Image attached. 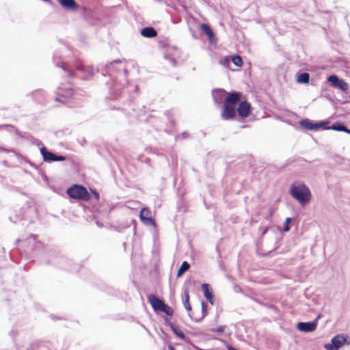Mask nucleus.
Returning a JSON list of instances; mask_svg holds the SVG:
<instances>
[{
  "mask_svg": "<svg viewBox=\"0 0 350 350\" xmlns=\"http://www.w3.org/2000/svg\"><path fill=\"white\" fill-rule=\"evenodd\" d=\"M226 96L224 100V109L221 117L224 120L233 119L236 116V105L239 104L237 112L240 117L245 118L250 116L252 106L248 103L241 92L222 91Z\"/></svg>",
  "mask_w": 350,
  "mask_h": 350,
  "instance_id": "nucleus-1",
  "label": "nucleus"
},
{
  "mask_svg": "<svg viewBox=\"0 0 350 350\" xmlns=\"http://www.w3.org/2000/svg\"><path fill=\"white\" fill-rule=\"evenodd\" d=\"M291 195L302 206L308 203L311 199V193L308 187L301 183L292 184L290 189Z\"/></svg>",
  "mask_w": 350,
  "mask_h": 350,
  "instance_id": "nucleus-2",
  "label": "nucleus"
},
{
  "mask_svg": "<svg viewBox=\"0 0 350 350\" xmlns=\"http://www.w3.org/2000/svg\"><path fill=\"white\" fill-rule=\"evenodd\" d=\"M68 196L76 200L88 201L91 196L87 189L79 185H74L66 191Z\"/></svg>",
  "mask_w": 350,
  "mask_h": 350,
  "instance_id": "nucleus-3",
  "label": "nucleus"
},
{
  "mask_svg": "<svg viewBox=\"0 0 350 350\" xmlns=\"http://www.w3.org/2000/svg\"><path fill=\"white\" fill-rule=\"evenodd\" d=\"M74 94L71 84H63L58 88L55 99L62 103H66L73 97Z\"/></svg>",
  "mask_w": 350,
  "mask_h": 350,
  "instance_id": "nucleus-4",
  "label": "nucleus"
},
{
  "mask_svg": "<svg viewBox=\"0 0 350 350\" xmlns=\"http://www.w3.org/2000/svg\"><path fill=\"white\" fill-rule=\"evenodd\" d=\"M327 81L332 87L340 89L342 91H346L349 88L348 83L345 80L339 79V77L335 75L329 76L327 78Z\"/></svg>",
  "mask_w": 350,
  "mask_h": 350,
  "instance_id": "nucleus-5",
  "label": "nucleus"
},
{
  "mask_svg": "<svg viewBox=\"0 0 350 350\" xmlns=\"http://www.w3.org/2000/svg\"><path fill=\"white\" fill-rule=\"evenodd\" d=\"M40 152L44 161L46 162L63 161L66 160L65 157L55 155L53 152L48 151L44 147L40 149Z\"/></svg>",
  "mask_w": 350,
  "mask_h": 350,
  "instance_id": "nucleus-6",
  "label": "nucleus"
},
{
  "mask_svg": "<svg viewBox=\"0 0 350 350\" xmlns=\"http://www.w3.org/2000/svg\"><path fill=\"white\" fill-rule=\"evenodd\" d=\"M346 342V338L340 335L336 336L332 340V344L325 345L327 350H338Z\"/></svg>",
  "mask_w": 350,
  "mask_h": 350,
  "instance_id": "nucleus-7",
  "label": "nucleus"
},
{
  "mask_svg": "<svg viewBox=\"0 0 350 350\" xmlns=\"http://www.w3.org/2000/svg\"><path fill=\"white\" fill-rule=\"evenodd\" d=\"M141 221L146 225L151 226L154 224V221L152 218L151 211L148 208H142L139 213Z\"/></svg>",
  "mask_w": 350,
  "mask_h": 350,
  "instance_id": "nucleus-8",
  "label": "nucleus"
},
{
  "mask_svg": "<svg viewBox=\"0 0 350 350\" xmlns=\"http://www.w3.org/2000/svg\"><path fill=\"white\" fill-rule=\"evenodd\" d=\"M317 320L312 321V322H306V323L300 322V323H298L297 325V329L300 332H313L317 329Z\"/></svg>",
  "mask_w": 350,
  "mask_h": 350,
  "instance_id": "nucleus-9",
  "label": "nucleus"
},
{
  "mask_svg": "<svg viewBox=\"0 0 350 350\" xmlns=\"http://www.w3.org/2000/svg\"><path fill=\"white\" fill-rule=\"evenodd\" d=\"M148 301L155 311H160L165 304L161 299H159L153 294H150L148 296Z\"/></svg>",
  "mask_w": 350,
  "mask_h": 350,
  "instance_id": "nucleus-10",
  "label": "nucleus"
},
{
  "mask_svg": "<svg viewBox=\"0 0 350 350\" xmlns=\"http://www.w3.org/2000/svg\"><path fill=\"white\" fill-rule=\"evenodd\" d=\"M299 124L302 128L307 129V130L312 131V130L319 129L320 127H321L324 125V123L323 122L312 123L309 120L306 119V120H302L299 121Z\"/></svg>",
  "mask_w": 350,
  "mask_h": 350,
  "instance_id": "nucleus-11",
  "label": "nucleus"
},
{
  "mask_svg": "<svg viewBox=\"0 0 350 350\" xmlns=\"http://www.w3.org/2000/svg\"><path fill=\"white\" fill-rule=\"evenodd\" d=\"M141 34L146 38H154L157 36V31L153 27H145L141 31Z\"/></svg>",
  "mask_w": 350,
  "mask_h": 350,
  "instance_id": "nucleus-12",
  "label": "nucleus"
},
{
  "mask_svg": "<svg viewBox=\"0 0 350 350\" xmlns=\"http://www.w3.org/2000/svg\"><path fill=\"white\" fill-rule=\"evenodd\" d=\"M60 5L68 9L76 10L77 8V5L75 0H57Z\"/></svg>",
  "mask_w": 350,
  "mask_h": 350,
  "instance_id": "nucleus-13",
  "label": "nucleus"
},
{
  "mask_svg": "<svg viewBox=\"0 0 350 350\" xmlns=\"http://www.w3.org/2000/svg\"><path fill=\"white\" fill-rule=\"evenodd\" d=\"M200 29L207 35L211 41H213L215 40V34L211 28L210 27V26L204 23L201 24Z\"/></svg>",
  "mask_w": 350,
  "mask_h": 350,
  "instance_id": "nucleus-14",
  "label": "nucleus"
},
{
  "mask_svg": "<svg viewBox=\"0 0 350 350\" xmlns=\"http://www.w3.org/2000/svg\"><path fill=\"white\" fill-rule=\"evenodd\" d=\"M202 290L204 292V297L206 298V299L213 304V294L211 291L209 289V285L206 283H204L202 285Z\"/></svg>",
  "mask_w": 350,
  "mask_h": 350,
  "instance_id": "nucleus-15",
  "label": "nucleus"
},
{
  "mask_svg": "<svg viewBox=\"0 0 350 350\" xmlns=\"http://www.w3.org/2000/svg\"><path fill=\"white\" fill-rule=\"evenodd\" d=\"M297 81L300 83H308L310 81V75L307 72H303L298 75Z\"/></svg>",
  "mask_w": 350,
  "mask_h": 350,
  "instance_id": "nucleus-16",
  "label": "nucleus"
},
{
  "mask_svg": "<svg viewBox=\"0 0 350 350\" xmlns=\"http://www.w3.org/2000/svg\"><path fill=\"white\" fill-rule=\"evenodd\" d=\"M190 268L189 264L187 261H184L180 267H179L176 275L177 277H180L186 271L189 270Z\"/></svg>",
  "mask_w": 350,
  "mask_h": 350,
  "instance_id": "nucleus-17",
  "label": "nucleus"
},
{
  "mask_svg": "<svg viewBox=\"0 0 350 350\" xmlns=\"http://www.w3.org/2000/svg\"><path fill=\"white\" fill-rule=\"evenodd\" d=\"M183 305L188 312H190L191 310V306L189 303V293L187 290L185 291L184 293Z\"/></svg>",
  "mask_w": 350,
  "mask_h": 350,
  "instance_id": "nucleus-18",
  "label": "nucleus"
},
{
  "mask_svg": "<svg viewBox=\"0 0 350 350\" xmlns=\"http://www.w3.org/2000/svg\"><path fill=\"white\" fill-rule=\"evenodd\" d=\"M329 129L334 130V131H344L348 134H350V129H347L342 124H334L331 127H329Z\"/></svg>",
  "mask_w": 350,
  "mask_h": 350,
  "instance_id": "nucleus-19",
  "label": "nucleus"
},
{
  "mask_svg": "<svg viewBox=\"0 0 350 350\" xmlns=\"http://www.w3.org/2000/svg\"><path fill=\"white\" fill-rule=\"evenodd\" d=\"M201 306H202V315H201V317L199 318V319H193L196 322L200 321L206 315V303L202 301L201 303Z\"/></svg>",
  "mask_w": 350,
  "mask_h": 350,
  "instance_id": "nucleus-20",
  "label": "nucleus"
},
{
  "mask_svg": "<svg viewBox=\"0 0 350 350\" xmlns=\"http://www.w3.org/2000/svg\"><path fill=\"white\" fill-rule=\"evenodd\" d=\"M172 329L173 332L180 338L184 339L185 336L184 333L176 326L172 325Z\"/></svg>",
  "mask_w": 350,
  "mask_h": 350,
  "instance_id": "nucleus-21",
  "label": "nucleus"
},
{
  "mask_svg": "<svg viewBox=\"0 0 350 350\" xmlns=\"http://www.w3.org/2000/svg\"><path fill=\"white\" fill-rule=\"evenodd\" d=\"M160 312H165L166 314L169 316H172L173 314V310L172 309V308L166 305L165 304H163Z\"/></svg>",
  "mask_w": 350,
  "mask_h": 350,
  "instance_id": "nucleus-22",
  "label": "nucleus"
},
{
  "mask_svg": "<svg viewBox=\"0 0 350 350\" xmlns=\"http://www.w3.org/2000/svg\"><path fill=\"white\" fill-rule=\"evenodd\" d=\"M232 63L237 66H241L243 65V60L241 56L235 55L232 59Z\"/></svg>",
  "mask_w": 350,
  "mask_h": 350,
  "instance_id": "nucleus-23",
  "label": "nucleus"
},
{
  "mask_svg": "<svg viewBox=\"0 0 350 350\" xmlns=\"http://www.w3.org/2000/svg\"><path fill=\"white\" fill-rule=\"evenodd\" d=\"M291 222V219L290 217H287L285 219V225L284 226V231L287 232L289 230V224Z\"/></svg>",
  "mask_w": 350,
  "mask_h": 350,
  "instance_id": "nucleus-24",
  "label": "nucleus"
},
{
  "mask_svg": "<svg viewBox=\"0 0 350 350\" xmlns=\"http://www.w3.org/2000/svg\"><path fill=\"white\" fill-rule=\"evenodd\" d=\"M92 193H93V195H94V196L95 199H96V200H98V199H99V193H98L97 191H92Z\"/></svg>",
  "mask_w": 350,
  "mask_h": 350,
  "instance_id": "nucleus-25",
  "label": "nucleus"
},
{
  "mask_svg": "<svg viewBox=\"0 0 350 350\" xmlns=\"http://www.w3.org/2000/svg\"><path fill=\"white\" fill-rule=\"evenodd\" d=\"M168 349L169 350H176L175 348L170 344L168 345Z\"/></svg>",
  "mask_w": 350,
  "mask_h": 350,
  "instance_id": "nucleus-26",
  "label": "nucleus"
},
{
  "mask_svg": "<svg viewBox=\"0 0 350 350\" xmlns=\"http://www.w3.org/2000/svg\"><path fill=\"white\" fill-rule=\"evenodd\" d=\"M66 65L65 64H63V65H62V68H63L64 70H67V68H66Z\"/></svg>",
  "mask_w": 350,
  "mask_h": 350,
  "instance_id": "nucleus-27",
  "label": "nucleus"
},
{
  "mask_svg": "<svg viewBox=\"0 0 350 350\" xmlns=\"http://www.w3.org/2000/svg\"><path fill=\"white\" fill-rule=\"evenodd\" d=\"M77 69H78V70H83V66H80L79 67H77Z\"/></svg>",
  "mask_w": 350,
  "mask_h": 350,
  "instance_id": "nucleus-28",
  "label": "nucleus"
},
{
  "mask_svg": "<svg viewBox=\"0 0 350 350\" xmlns=\"http://www.w3.org/2000/svg\"><path fill=\"white\" fill-rule=\"evenodd\" d=\"M68 76L70 77H72L73 76V73L71 71H69Z\"/></svg>",
  "mask_w": 350,
  "mask_h": 350,
  "instance_id": "nucleus-29",
  "label": "nucleus"
}]
</instances>
